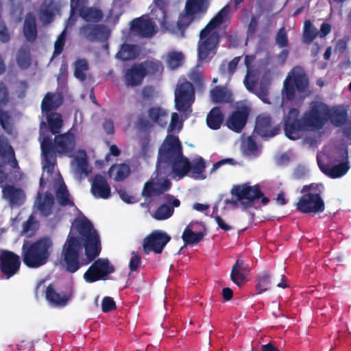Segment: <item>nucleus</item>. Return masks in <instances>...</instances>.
Returning <instances> with one entry per match:
<instances>
[{
    "label": "nucleus",
    "mask_w": 351,
    "mask_h": 351,
    "mask_svg": "<svg viewBox=\"0 0 351 351\" xmlns=\"http://www.w3.org/2000/svg\"><path fill=\"white\" fill-rule=\"evenodd\" d=\"M154 8L148 16H142L131 23V30L143 37H152L158 28L177 36H182L184 29L193 20L200 19L206 12L210 0H187L184 13L180 15L176 25L171 21L166 0H154Z\"/></svg>",
    "instance_id": "obj_4"
},
{
    "label": "nucleus",
    "mask_w": 351,
    "mask_h": 351,
    "mask_svg": "<svg viewBox=\"0 0 351 351\" xmlns=\"http://www.w3.org/2000/svg\"><path fill=\"white\" fill-rule=\"evenodd\" d=\"M38 224L31 216L24 225L23 233L30 237L33 232L37 228Z\"/></svg>",
    "instance_id": "obj_47"
},
{
    "label": "nucleus",
    "mask_w": 351,
    "mask_h": 351,
    "mask_svg": "<svg viewBox=\"0 0 351 351\" xmlns=\"http://www.w3.org/2000/svg\"><path fill=\"white\" fill-rule=\"evenodd\" d=\"M101 251L100 240L91 223L84 217L75 219L63 245L62 263L71 272L87 265Z\"/></svg>",
    "instance_id": "obj_5"
},
{
    "label": "nucleus",
    "mask_w": 351,
    "mask_h": 351,
    "mask_svg": "<svg viewBox=\"0 0 351 351\" xmlns=\"http://www.w3.org/2000/svg\"><path fill=\"white\" fill-rule=\"evenodd\" d=\"M45 123H40V141L43 155V174L40 180L41 190L45 188H53L56 194V199L63 206H69L74 213L78 212L75 206L66 186L58 171L55 170L56 163L54 149L60 154H66L72 158L71 171L74 177L81 180L88 177L92 172V167L89 164L86 152L83 149L73 150L75 146V135L73 130L68 132L56 136L54 145L45 135L47 132Z\"/></svg>",
    "instance_id": "obj_1"
},
{
    "label": "nucleus",
    "mask_w": 351,
    "mask_h": 351,
    "mask_svg": "<svg viewBox=\"0 0 351 351\" xmlns=\"http://www.w3.org/2000/svg\"><path fill=\"white\" fill-rule=\"evenodd\" d=\"M3 197L7 199L11 206L20 205L25 199L23 191L13 186H6L3 189Z\"/></svg>",
    "instance_id": "obj_25"
},
{
    "label": "nucleus",
    "mask_w": 351,
    "mask_h": 351,
    "mask_svg": "<svg viewBox=\"0 0 351 351\" xmlns=\"http://www.w3.org/2000/svg\"><path fill=\"white\" fill-rule=\"evenodd\" d=\"M53 206V197L51 193L47 192L43 194L39 192L36 201V206L40 213L44 216L51 214Z\"/></svg>",
    "instance_id": "obj_26"
},
{
    "label": "nucleus",
    "mask_w": 351,
    "mask_h": 351,
    "mask_svg": "<svg viewBox=\"0 0 351 351\" xmlns=\"http://www.w3.org/2000/svg\"><path fill=\"white\" fill-rule=\"evenodd\" d=\"M276 43L280 47H285L287 44V33L284 28L278 32L276 36Z\"/></svg>",
    "instance_id": "obj_49"
},
{
    "label": "nucleus",
    "mask_w": 351,
    "mask_h": 351,
    "mask_svg": "<svg viewBox=\"0 0 351 351\" xmlns=\"http://www.w3.org/2000/svg\"><path fill=\"white\" fill-rule=\"evenodd\" d=\"M142 94L145 98H150L154 96V90L152 87H145L142 91Z\"/></svg>",
    "instance_id": "obj_60"
},
{
    "label": "nucleus",
    "mask_w": 351,
    "mask_h": 351,
    "mask_svg": "<svg viewBox=\"0 0 351 351\" xmlns=\"http://www.w3.org/2000/svg\"><path fill=\"white\" fill-rule=\"evenodd\" d=\"M0 123L2 128L8 132H12V119L7 112L0 109Z\"/></svg>",
    "instance_id": "obj_44"
},
{
    "label": "nucleus",
    "mask_w": 351,
    "mask_h": 351,
    "mask_svg": "<svg viewBox=\"0 0 351 351\" xmlns=\"http://www.w3.org/2000/svg\"><path fill=\"white\" fill-rule=\"evenodd\" d=\"M231 164V165H234V163L233 162V160L232 159H225V160H222L218 162H216L215 164L213 165V168H212V170H211V172H214L215 171H216L220 166H221L222 165H224V164Z\"/></svg>",
    "instance_id": "obj_57"
},
{
    "label": "nucleus",
    "mask_w": 351,
    "mask_h": 351,
    "mask_svg": "<svg viewBox=\"0 0 351 351\" xmlns=\"http://www.w3.org/2000/svg\"><path fill=\"white\" fill-rule=\"evenodd\" d=\"M184 61V55L180 51H169L167 54L166 62L171 69H175L181 66Z\"/></svg>",
    "instance_id": "obj_38"
},
{
    "label": "nucleus",
    "mask_w": 351,
    "mask_h": 351,
    "mask_svg": "<svg viewBox=\"0 0 351 351\" xmlns=\"http://www.w3.org/2000/svg\"><path fill=\"white\" fill-rule=\"evenodd\" d=\"M215 221L217 223V225L223 230H228L231 228V227L228 225L220 217L217 216L215 217Z\"/></svg>",
    "instance_id": "obj_59"
},
{
    "label": "nucleus",
    "mask_w": 351,
    "mask_h": 351,
    "mask_svg": "<svg viewBox=\"0 0 351 351\" xmlns=\"http://www.w3.org/2000/svg\"><path fill=\"white\" fill-rule=\"evenodd\" d=\"M62 101V96L60 93H48L44 97L41 108L43 114L56 108H58Z\"/></svg>",
    "instance_id": "obj_27"
},
{
    "label": "nucleus",
    "mask_w": 351,
    "mask_h": 351,
    "mask_svg": "<svg viewBox=\"0 0 351 351\" xmlns=\"http://www.w3.org/2000/svg\"><path fill=\"white\" fill-rule=\"evenodd\" d=\"M152 152V146L149 145L148 141H144L142 144V154L146 157L149 155Z\"/></svg>",
    "instance_id": "obj_54"
},
{
    "label": "nucleus",
    "mask_w": 351,
    "mask_h": 351,
    "mask_svg": "<svg viewBox=\"0 0 351 351\" xmlns=\"http://www.w3.org/2000/svg\"><path fill=\"white\" fill-rule=\"evenodd\" d=\"M173 213V208L166 204L160 206L153 215L157 220H165L169 218Z\"/></svg>",
    "instance_id": "obj_41"
},
{
    "label": "nucleus",
    "mask_w": 351,
    "mask_h": 351,
    "mask_svg": "<svg viewBox=\"0 0 351 351\" xmlns=\"http://www.w3.org/2000/svg\"><path fill=\"white\" fill-rule=\"evenodd\" d=\"M140 52V49L136 45L124 44L117 54V58L122 60H129L136 58Z\"/></svg>",
    "instance_id": "obj_32"
},
{
    "label": "nucleus",
    "mask_w": 351,
    "mask_h": 351,
    "mask_svg": "<svg viewBox=\"0 0 351 351\" xmlns=\"http://www.w3.org/2000/svg\"><path fill=\"white\" fill-rule=\"evenodd\" d=\"M149 120L146 123H141L139 120V125L141 127H146L149 123H157L160 126H165L168 121L167 112L158 106H154L149 109L147 112Z\"/></svg>",
    "instance_id": "obj_21"
},
{
    "label": "nucleus",
    "mask_w": 351,
    "mask_h": 351,
    "mask_svg": "<svg viewBox=\"0 0 351 351\" xmlns=\"http://www.w3.org/2000/svg\"><path fill=\"white\" fill-rule=\"evenodd\" d=\"M242 1L233 0L234 9ZM232 3V1L223 7L201 32L198 46V57L200 60H204L215 53L219 32L227 25L230 19Z\"/></svg>",
    "instance_id": "obj_7"
},
{
    "label": "nucleus",
    "mask_w": 351,
    "mask_h": 351,
    "mask_svg": "<svg viewBox=\"0 0 351 351\" xmlns=\"http://www.w3.org/2000/svg\"><path fill=\"white\" fill-rule=\"evenodd\" d=\"M279 278H280V280H278V279H277V278L274 279V282L276 283V286L278 287L283 288V289L287 288L288 287V285L286 282L285 276L282 274L280 276Z\"/></svg>",
    "instance_id": "obj_55"
},
{
    "label": "nucleus",
    "mask_w": 351,
    "mask_h": 351,
    "mask_svg": "<svg viewBox=\"0 0 351 351\" xmlns=\"http://www.w3.org/2000/svg\"><path fill=\"white\" fill-rule=\"evenodd\" d=\"M52 249L53 242L48 237L41 238L31 245L25 241L22 247L23 262L29 267H39L47 262Z\"/></svg>",
    "instance_id": "obj_9"
},
{
    "label": "nucleus",
    "mask_w": 351,
    "mask_h": 351,
    "mask_svg": "<svg viewBox=\"0 0 351 351\" xmlns=\"http://www.w3.org/2000/svg\"><path fill=\"white\" fill-rule=\"evenodd\" d=\"M209 208L208 204L195 203L193 205V208L197 211L204 212Z\"/></svg>",
    "instance_id": "obj_63"
},
{
    "label": "nucleus",
    "mask_w": 351,
    "mask_h": 351,
    "mask_svg": "<svg viewBox=\"0 0 351 351\" xmlns=\"http://www.w3.org/2000/svg\"><path fill=\"white\" fill-rule=\"evenodd\" d=\"M113 270V267L108 260L99 258L84 273V279L86 282L92 283L102 279L112 273Z\"/></svg>",
    "instance_id": "obj_14"
},
{
    "label": "nucleus",
    "mask_w": 351,
    "mask_h": 351,
    "mask_svg": "<svg viewBox=\"0 0 351 351\" xmlns=\"http://www.w3.org/2000/svg\"><path fill=\"white\" fill-rule=\"evenodd\" d=\"M141 263V257L135 252L132 253V256L130 261V268L131 270H136Z\"/></svg>",
    "instance_id": "obj_50"
},
{
    "label": "nucleus",
    "mask_w": 351,
    "mask_h": 351,
    "mask_svg": "<svg viewBox=\"0 0 351 351\" xmlns=\"http://www.w3.org/2000/svg\"><path fill=\"white\" fill-rule=\"evenodd\" d=\"M121 15L120 12H118L115 10V5H114L112 10H111L110 15L108 17V23L114 24L118 20L119 17Z\"/></svg>",
    "instance_id": "obj_53"
},
{
    "label": "nucleus",
    "mask_w": 351,
    "mask_h": 351,
    "mask_svg": "<svg viewBox=\"0 0 351 351\" xmlns=\"http://www.w3.org/2000/svg\"><path fill=\"white\" fill-rule=\"evenodd\" d=\"M143 65L145 75H156L162 73L163 65L158 60H148L141 63Z\"/></svg>",
    "instance_id": "obj_31"
},
{
    "label": "nucleus",
    "mask_w": 351,
    "mask_h": 351,
    "mask_svg": "<svg viewBox=\"0 0 351 351\" xmlns=\"http://www.w3.org/2000/svg\"><path fill=\"white\" fill-rule=\"evenodd\" d=\"M101 306L104 312H108L115 307V303L112 298L110 297H105L102 300Z\"/></svg>",
    "instance_id": "obj_48"
},
{
    "label": "nucleus",
    "mask_w": 351,
    "mask_h": 351,
    "mask_svg": "<svg viewBox=\"0 0 351 351\" xmlns=\"http://www.w3.org/2000/svg\"><path fill=\"white\" fill-rule=\"evenodd\" d=\"M25 37L29 41H33L37 35L35 17L32 14L27 15L23 27Z\"/></svg>",
    "instance_id": "obj_33"
},
{
    "label": "nucleus",
    "mask_w": 351,
    "mask_h": 351,
    "mask_svg": "<svg viewBox=\"0 0 351 351\" xmlns=\"http://www.w3.org/2000/svg\"><path fill=\"white\" fill-rule=\"evenodd\" d=\"M182 128V121H180L178 114L173 112L171 114V122L169 126V132H178Z\"/></svg>",
    "instance_id": "obj_46"
},
{
    "label": "nucleus",
    "mask_w": 351,
    "mask_h": 351,
    "mask_svg": "<svg viewBox=\"0 0 351 351\" xmlns=\"http://www.w3.org/2000/svg\"><path fill=\"white\" fill-rule=\"evenodd\" d=\"M231 193L235 198V205L243 208H250L254 201L263 195L258 185H250L249 183L234 185Z\"/></svg>",
    "instance_id": "obj_12"
},
{
    "label": "nucleus",
    "mask_w": 351,
    "mask_h": 351,
    "mask_svg": "<svg viewBox=\"0 0 351 351\" xmlns=\"http://www.w3.org/2000/svg\"><path fill=\"white\" fill-rule=\"evenodd\" d=\"M104 128L108 134H112L114 132L113 123L110 121H106L104 123Z\"/></svg>",
    "instance_id": "obj_61"
},
{
    "label": "nucleus",
    "mask_w": 351,
    "mask_h": 351,
    "mask_svg": "<svg viewBox=\"0 0 351 351\" xmlns=\"http://www.w3.org/2000/svg\"><path fill=\"white\" fill-rule=\"evenodd\" d=\"M300 93L305 92L308 85V79L301 67L297 66L289 73L284 82L282 91L281 107L288 114L284 117L285 135L291 140L300 138L306 131H315L324 127L330 120L335 126H340L346 121L347 112L342 107L329 108L323 103L314 104L310 112L304 118L298 119V111L290 108L294 95V88Z\"/></svg>",
    "instance_id": "obj_2"
},
{
    "label": "nucleus",
    "mask_w": 351,
    "mask_h": 351,
    "mask_svg": "<svg viewBox=\"0 0 351 351\" xmlns=\"http://www.w3.org/2000/svg\"><path fill=\"white\" fill-rule=\"evenodd\" d=\"M270 274L268 271H264L259 276L256 283L257 293H262L270 287Z\"/></svg>",
    "instance_id": "obj_40"
},
{
    "label": "nucleus",
    "mask_w": 351,
    "mask_h": 351,
    "mask_svg": "<svg viewBox=\"0 0 351 351\" xmlns=\"http://www.w3.org/2000/svg\"><path fill=\"white\" fill-rule=\"evenodd\" d=\"M190 78L195 83H201L203 80L202 74L197 71H193L191 73Z\"/></svg>",
    "instance_id": "obj_58"
},
{
    "label": "nucleus",
    "mask_w": 351,
    "mask_h": 351,
    "mask_svg": "<svg viewBox=\"0 0 351 351\" xmlns=\"http://www.w3.org/2000/svg\"><path fill=\"white\" fill-rule=\"evenodd\" d=\"M204 237V228L201 223L191 222L184 230L182 239L185 245H195Z\"/></svg>",
    "instance_id": "obj_18"
},
{
    "label": "nucleus",
    "mask_w": 351,
    "mask_h": 351,
    "mask_svg": "<svg viewBox=\"0 0 351 351\" xmlns=\"http://www.w3.org/2000/svg\"><path fill=\"white\" fill-rule=\"evenodd\" d=\"M170 239L171 237L167 233L160 230L154 231L144 239L143 250L147 254L151 251L160 253Z\"/></svg>",
    "instance_id": "obj_16"
},
{
    "label": "nucleus",
    "mask_w": 351,
    "mask_h": 351,
    "mask_svg": "<svg viewBox=\"0 0 351 351\" xmlns=\"http://www.w3.org/2000/svg\"><path fill=\"white\" fill-rule=\"evenodd\" d=\"M57 11L56 5L52 0H45L40 12V19L44 23H50Z\"/></svg>",
    "instance_id": "obj_30"
},
{
    "label": "nucleus",
    "mask_w": 351,
    "mask_h": 351,
    "mask_svg": "<svg viewBox=\"0 0 351 351\" xmlns=\"http://www.w3.org/2000/svg\"><path fill=\"white\" fill-rule=\"evenodd\" d=\"M109 176L114 180H121L125 178L130 173V168L125 164L114 165L108 171Z\"/></svg>",
    "instance_id": "obj_34"
},
{
    "label": "nucleus",
    "mask_w": 351,
    "mask_h": 351,
    "mask_svg": "<svg viewBox=\"0 0 351 351\" xmlns=\"http://www.w3.org/2000/svg\"><path fill=\"white\" fill-rule=\"evenodd\" d=\"M277 129L271 125L270 118L267 114L259 115L256 121L254 132L261 137H271L277 134Z\"/></svg>",
    "instance_id": "obj_22"
},
{
    "label": "nucleus",
    "mask_w": 351,
    "mask_h": 351,
    "mask_svg": "<svg viewBox=\"0 0 351 351\" xmlns=\"http://www.w3.org/2000/svg\"><path fill=\"white\" fill-rule=\"evenodd\" d=\"M253 56H247L245 58V63L247 67V74L244 80L245 88L255 95H256L264 103H269L267 93L269 82L265 77H263L261 81L259 87L256 86V83L259 77L257 71L252 69L251 64L254 61Z\"/></svg>",
    "instance_id": "obj_11"
},
{
    "label": "nucleus",
    "mask_w": 351,
    "mask_h": 351,
    "mask_svg": "<svg viewBox=\"0 0 351 351\" xmlns=\"http://www.w3.org/2000/svg\"><path fill=\"white\" fill-rule=\"evenodd\" d=\"M7 165L13 169H18L12 147L5 139L0 138V184L7 179V175L3 171V168Z\"/></svg>",
    "instance_id": "obj_15"
},
{
    "label": "nucleus",
    "mask_w": 351,
    "mask_h": 351,
    "mask_svg": "<svg viewBox=\"0 0 351 351\" xmlns=\"http://www.w3.org/2000/svg\"><path fill=\"white\" fill-rule=\"evenodd\" d=\"M171 168V176L173 179L180 180L187 176L189 160L182 154L180 142L177 136L168 134L158 152L156 173L154 177L145 183L143 195L148 204L155 199H165L166 202L174 207L180 206L178 199L169 195L160 196L171 186V182L166 176Z\"/></svg>",
    "instance_id": "obj_3"
},
{
    "label": "nucleus",
    "mask_w": 351,
    "mask_h": 351,
    "mask_svg": "<svg viewBox=\"0 0 351 351\" xmlns=\"http://www.w3.org/2000/svg\"><path fill=\"white\" fill-rule=\"evenodd\" d=\"M223 121V114L219 108H214L207 116L206 122L208 126L213 130L220 128Z\"/></svg>",
    "instance_id": "obj_35"
},
{
    "label": "nucleus",
    "mask_w": 351,
    "mask_h": 351,
    "mask_svg": "<svg viewBox=\"0 0 351 351\" xmlns=\"http://www.w3.org/2000/svg\"><path fill=\"white\" fill-rule=\"evenodd\" d=\"M331 30L330 25L328 23H323L321 27L320 36L324 37L326 36Z\"/></svg>",
    "instance_id": "obj_62"
},
{
    "label": "nucleus",
    "mask_w": 351,
    "mask_h": 351,
    "mask_svg": "<svg viewBox=\"0 0 351 351\" xmlns=\"http://www.w3.org/2000/svg\"><path fill=\"white\" fill-rule=\"evenodd\" d=\"M19 66L22 69L27 68L30 64V56L29 51L25 49H21L16 58Z\"/></svg>",
    "instance_id": "obj_45"
},
{
    "label": "nucleus",
    "mask_w": 351,
    "mask_h": 351,
    "mask_svg": "<svg viewBox=\"0 0 351 351\" xmlns=\"http://www.w3.org/2000/svg\"><path fill=\"white\" fill-rule=\"evenodd\" d=\"M187 176L195 180H204L206 178L205 173L206 164L202 157H196L189 162Z\"/></svg>",
    "instance_id": "obj_24"
},
{
    "label": "nucleus",
    "mask_w": 351,
    "mask_h": 351,
    "mask_svg": "<svg viewBox=\"0 0 351 351\" xmlns=\"http://www.w3.org/2000/svg\"><path fill=\"white\" fill-rule=\"evenodd\" d=\"M317 35V29L314 27L309 21L304 23V41L310 43Z\"/></svg>",
    "instance_id": "obj_42"
},
{
    "label": "nucleus",
    "mask_w": 351,
    "mask_h": 351,
    "mask_svg": "<svg viewBox=\"0 0 351 351\" xmlns=\"http://www.w3.org/2000/svg\"><path fill=\"white\" fill-rule=\"evenodd\" d=\"M347 156V152L343 148L326 146L317 154V163L322 171L328 176L332 178H340L344 176L350 168L348 161H343L334 166H330V163L344 160Z\"/></svg>",
    "instance_id": "obj_8"
},
{
    "label": "nucleus",
    "mask_w": 351,
    "mask_h": 351,
    "mask_svg": "<svg viewBox=\"0 0 351 351\" xmlns=\"http://www.w3.org/2000/svg\"><path fill=\"white\" fill-rule=\"evenodd\" d=\"M0 262L1 271L7 278H10L16 274L21 265L19 256L12 252L6 250L1 252Z\"/></svg>",
    "instance_id": "obj_17"
},
{
    "label": "nucleus",
    "mask_w": 351,
    "mask_h": 351,
    "mask_svg": "<svg viewBox=\"0 0 351 351\" xmlns=\"http://www.w3.org/2000/svg\"><path fill=\"white\" fill-rule=\"evenodd\" d=\"M88 69V63L85 60H80L75 62V76L81 81L85 79V73Z\"/></svg>",
    "instance_id": "obj_43"
},
{
    "label": "nucleus",
    "mask_w": 351,
    "mask_h": 351,
    "mask_svg": "<svg viewBox=\"0 0 351 351\" xmlns=\"http://www.w3.org/2000/svg\"><path fill=\"white\" fill-rule=\"evenodd\" d=\"M194 100V90L190 82H186L178 86L175 90V106L185 119L192 111L191 106Z\"/></svg>",
    "instance_id": "obj_13"
},
{
    "label": "nucleus",
    "mask_w": 351,
    "mask_h": 351,
    "mask_svg": "<svg viewBox=\"0 0 351 351\" xmlns=\"http://www.w3.org/2000/svg\"><path fill=\"white\" fill-rule=\"evenodd\" d=\"M241 149L243 153L247 156H257L260 152L258 146L250 136L243 139Z\"/></svg>",
    "instance_id": "obj_37"
},
{
    "label": "nucleus",
    "mask_w": 351,
    "mask_h": 351,
    "mask_svg": "<svg viewBox=\"0 0 351 351\" xmlns=\"http://www.w3.org/2000/svg\"><path fill=\"white\" fill-rule=\"evenodd\" d=\"M47 301L53 306H64L69 300L71 296L57 293L51 285H49L45 295Z\"/></svg>",
    "instance_id": "obj_28"
},
{
    "label": "nucleus",
    "mask_w": 351,
    "mask_h": 351,
    "mask_svg": "<svg viewBox=\"0 0 351 351\" xmlns=\"http://www.w3.org/2000/svg\"><path fill=\"white\" fill-rule=\"evenodd\" d=\"M248 116V112L246 108L234 112L228 119L227 126L230 130L239 132L245 125Z\"/></svg>",
    "instance_id": "obj_23"
},
{
    "label": "nucleus",
    "mask_w": 351,
    "mask_h": 351,
    "mask_svg": "<svg viewBox=\"0 0 351 351\" xmlns=\"http://www.w3.org/2000/svg\"><path fill=\"white\" fill-rule=\"evenodd\" d=\"M239 60H240V57H236L232 61H230L229 62V64H228L229 75H231L234 71Z\"/></svg>",
    "instance_id": "obj_56"
},
{
    "label": "nucleus",
    "mask_w": 351,
    "mask_h": 351,
    "mask_svg": "<svg viewBox=\"0 0 351 351\" xmlns=\"http://www.w3.org/2000/svg\"><path fill=\"white\" fill-rule=\"evenodd\" d=\"M88 0H71V16L65 28L55 42L53 56L62 53L65 43L66 30L72 27L76 21L75 14L88 24L80 28V34L89 40H104L110 34V29L105 25H97L103 17L101 10L97 7L86 5Z\"/></svg>",
    "instance_id": "obj_6"
},
{
    "label": "nucleus",
    "mask_w": 351,
    "mask_h": 351,
    "mask_svg": "<svg viewBox=\"0 0 351 351\" xmlns=\"http://www.w3.org/2000/svg\"><path fill=\"white\" fill-rule=\"evenodd\" d=\"M47 122L52 134L59 133L62 125L61 115L58 113L46 114Z\"/></svg>",
    "instance_id": "obj_39"
},
{
    "label": "nucleus",
    "mask_w": 351,
    "mask_h": 351,
    "mask_svg": "<svg viewBox=\"0 0 351 351\" xmlns=\"http://www.w3.org/2000/svg\"><path fill=\"white\" fill-rule=\"evenodd\" d=\"M120 198L125 202L132 204L136 202V198L130 195L125 190H119L118 191Z\"/></svg>",
    "instance_id": "obj_51"
},
{
    "label": "nucleus",
    "mask_w": 351,
    "mask_h": 351,
    "mask_svg": "<svg viewBox=\"0 0 351 351\" xmlns=\"http://www.w3.org/2000/svg\"><path fill=\"white\" fill-rule=\"evenodd\" d=\"M90 192L97 199H108L111 195V189L106 178L100 175L94 177L91 182Z\"/></svg>",
    "instance_id": "obj_19"
},
{
    "label": "nucleus",
    "mask_w": 351,
    "mask_h": 351,
    "mask_svg": "<svg viewBox=\"0 0 351 351\" xmlns=\"http://www.w3.org/2000/svg\"><path fill=\"white\" fill-rule=\"evenodd\" d=\"M8 93L5 85L0 82V104H4L8 101Z\"/></svg>",
    "instance_id": "obj_52"
},
{
    "label": "nucleus",
    "mask_w": 351,
    "mask_h": 351,
    "mask_svg": "<svg viewBox=\"0 0 351 351\" xmlns=\"http://www.w3.org/2000/svg\"><path fill=\"white\" fill-rule=\"evenodd\" d=\"M291 156L288 153L283 154L278 157V161L280 164H285L291 160Z\"/></svg>",
    "instance_id": "obj_64"
},
{
    "label": "nucleus",
    "mask_w": 351,
    "mask_h": 351,
    "mask_svg": "<svg viewBox=\"0 0 351 351\" xmlns=\"http://www.w3.org/2000/svg\"><path fill=\"white\" fill-rule=\"evenodd\" d=\"M210 97L213 102H228L232 99V95L226 88L216 87L210 92Z\"/></svg>",
    "instance_id": "obj_36"
},
{
    "label": "nucleus",
    "mask_w": 351,
    "mask_h": 351,
    "mask_svg": "<svg viewBox=\"0 0 351 351\" xmlns=\"http://www.w3.org/2000/svg\"><path fill=\"white\" fill-rule=\"evenodd\" d=\"M145 77L143 65L140 63L135 64L126 70L124 75L125 84L128 87L139 86Z\"/></svg>",
    "instance_id": "obj_20"
},
{
    "label": "nucleus",
    "mask_w": 351,
    "mask_h": 351,
    "mask_svg": "<svg viewBox=\"0 0 351 351\" xmlns=\"http://www.w3.org/2000/svg\"><path fill=\"white\" fill-rule=\"evenodd\" d=\"M246 274L247 269L244 266L243 261L238 260L234 265L232 269V280L238 286H241L245 282Z\"/></svg>",
    "instance_id": "obj_29"
},
{
    "label": "nucleus",
    "mask_w": 351,
    "mask_h": 351,
    "mask_svg": "<svg viewBox=\"0 0 351 351\" xmlns=\"http://www.w3.org/2000/svg\"><path fill=\"white\" fill-rule=\"evenodd\" d=\"M323 189L321 184H313L303 186L302 196L296 204L297 208L303 213H322L324 210V202L319 196Z\"/></svg>",
    "instance_id": "obj_10"
}]
</instances>
